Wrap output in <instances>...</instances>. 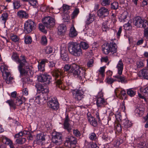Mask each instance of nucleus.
Returning a JSON list of instances; mask_svg holds the SVG:
<instances>
[{
    "mask_svg": "<svg viewBox=\"0 0 148 148\" xmlns=\"http://www.w3.org/2000/svg\"><path fill=\"white\" fill-rule=\"evenodd\" d=\"M36 87L38 92L40 93V95L34 97L33 99H31L29 101L34 102L37 103L42 105L47 102L48 106L52 109L55 110L56 109V99L54 98H49L48 93L49 90L48 88L43 86L41 84L37 85Z\"/></svg>",
    "mask_w": 148,
    "mask_h": 148,
    "instance_id": "obj_1",
    "label": "nucleus"
},
{
    "mask_svg": "<svg viewBox=\"0 0 148 148\" xmlns=\"http://www.w3.org/2000/svg\"><path fill=\"white\" fill-rule=\"evenodd\" d=\"M26 59L25 56L21 55L18 61V64H19L18 66V70L21 76L26 75H31L33 74V72L27 65L28 63Z\"/></svg>",
    "mask_w": 148,
    "mask_h": 148,
    "instance_id": "obj_2",
    "label": "nucleus"
},
{
    "mask_svg": "<svg viewBox=\"0 0 148 148\" xmlns=\"http://www.w3.org/2000/svg\"><path fill=\"white\" fill-rule=\"evenodd\" d=\"M68 47L69 52L73 56L79 57L82 55L81 47L77 43L70 42L68 44Z\"/></svg>",
    "mask_w": 148,
    "mask_h": 148,
    "instance_id": "obj_3",
    "label": "nucleus"
},
{
    "mask_svg": "<svg viewBox=\"0 0 148 148\" xmlns=\"http://www.w3.org/2000/svg\"><path fill=\"white\" fill-rule=\"evenodd\" d=\"M70 73H72L73 75L75 78L81 79L82 78L85 77V71L80 68L78 65L76 64L73 65V67L69 71Z\"/></svg>",
    "mask_w": 148,
    "mask_h": 148,
    "instance_id": "obj_4",
    "label": "nucleus"
},
{
    "mask_svg": "<svg viewBox=\"0 0 148 148\" xmlns=\"http://www.w3.org/2000/svg\"><path fill=\"white\" fill-rule=\"evenodd\" d=\"M102 51L106 54H108L110 52L112 54L116 53L117 47L113 42H110V44H105L102 46Z\"/></svg>",
    "mask_w": 148,
    "mask_h": 148,
    "instance_id": "obj_5",
    "label": "nucleus"
},
{
    "mask_svg": "<svg viewBox=\"0 0 148 148\" xmlns=\"http://www.w3.org/2000/svg\"><path fill=\"white\" fill-rule=\"evenodd\" d=\"M42 22L46 28L51 30L55 25L54 16L53 18L50 16L45 17L42 19Z\"/></svg>",
    "mask_w": 148,
    "mask_h": 148,
    "instance_id": "obj_6",
    "label": "nucleus"
},
{
    "mask_svg": "<svg viewBox=\"0 0 148 148\" xmlns=\"http://www.w3.org/2000/svg\"><path fill=\"white\" fill-rule=\"evenodd\" d=\"M134 25L139 28H147L148 27V22L146 20L142 19L141 17H135L134 21Z\"/></svg>",
    "mask_w": 148,
    "mask_h": 148,
    "instance_id": "obj_7",
    "label": "nucleus"
},
{
    "mask_svg": "<svg viewBox=\"0 0 148 148\" xmlns=\"http://www.w3.org/2000/svg\"><path fill=\"white\" fill-rule=\"evenodd\" d=\"M77 143V139L75 137L69 136L65 138L64 145L68 148H74L76 146Z\"/></svg>",
    "mask_w": 148,
    "mask_h": 148,
    "instance_id": "obj_8",
    "label": "nucleus"
},
{
    "mask_svg": "<svg viewBox=\"0 0 148 148\" xmlns=\"http://www.w3.org/2000/svg\"><path fill=\"white\" fill-rule=\"evenodd\" d=\"M36 26V24L34 21L31 20H28L24 24L25 32L26 33H30L34 29Z\"/></svg>",
    "mask_w": 148,
    "mask_h": 148,
    "instance_id": "obj_9",
    "label": "nucleus"
},
{
    "mask_svg": "<svg viewBox=\"0 0 148 148\" xmlns=\"http://www.w3.org/2000/svg\"><path fill=\"white\" fill-rule=\"evenodd\" d=\"M51 77L47 73L41 74L38 77V80L39 82H43L46 85L49 84L50 82Z\"/></svg>",
    "mask_w": 148,
    "mask_h": 148,
    "instance_id": "obj_10",
    "label": "nucleus"
},
{
    "mask_svg": "<svg viewBox=\"0 0 148 148\" xmlns=\"http://www.w3.org/2000/svg\"><path fill=\"white\" fill-rule=\"evenodd\" d=\"M72 93L73 97L77 100H81L84 97V92L80 90H73Z\"/></svg>",
    "mask_w": 148,
    "mask_h": 148,
    "instance_id": "obj_11",
    "label": "nucleus"
},
{
    "mask_svg": "<svg viewBox=\"0 0 148 148\" xmlns=\"http://www.w3.org/2000/svg\"><path fill=\"white\" fill-rule=\"evenodd\" d=\"M99 95L100 97H98L97 98L96 104L98 107H102L106 104V102L103 98L101 97L103 96L102 92H99Z\"/></svg>",
    "mask_w": 148,
    "mask_h": 148,
    "instance_id": "obj_12",
    "label": "nucleus"
},
{
    "mask_svg": "<svg viewBox=\"0 0 148 148\" xmlns=\"http://www.w3.org/2000/svg\"><path fill=\"white\" fill-rule=\"evenodd\" d=\"M117 78L116 80L114 79L113 78H108L106 79V81L107 83L109 84H112L114 82L117 80L119 82H121L123 83L124 81V77H123L120 76L119 75H116L114 76Z\"/></svg>",
    "mask_w": 148,
    "mask_h": 148,
    "instance_id": "obj_13",
    "label": "nucleus"
},
{
    "mask_svg": "<svg viewBox=\"0 0 148 148\" xmlns=\"http://www.w3.org/2000/svg\"><path fill=\"white\" fill-rule=\"evenodd\" d=\"M62 72L61 71L60 69L56 70V78L62 74ZM59 88L62 90H63V88L62 87V82L61 79H56V88Z\"/></svg>",
    "mask_w": 148,
    "mask_h": 148,
    "instance_id": "obj_14",
    "label": "nucleus"
},
{
    "mask_svg": "<svg viewBox=\"0 0 148 148\" xmlns=\"http://www.w3.org/2000/svg\"><path fill=\"white\" fill-rule=\"evenodd\" d=\"M98 15L100 16L105 17L107 16L109 14V11L108 9L104 7L101 8L98 11Z\"/></svg>",
    "mask_w": 148,
    "mask_h": 148,
    "instance_id": "obj_15",
    "label": "nucleus"
},
{
    "mask_svg": "<svg viewBox=\"0 0 148 148\" xmlns=\"http://www.w3.org/2000/svg\"><path fill=\"white\" fill-rule=\"evenodd\" d=\"M70 121V120L69 118L68 115H67L64 120V128L66 130L69 132H70L72 129V126L69 123Z\"/></svg>",
    "mask_w": 148,
    "mask_h": 148,
    "instance_id": "obj_16",
    "label": "nucleus"
},
{
    "mask_svg": "<svg viewBox=\"0 0 148 148\" xmlns=\"http://www.w3.org/2000/svg\"><path fill=\"white\" fill-rule=\"evenodd\" d=\"M48 62V60L47 59H43L41 60L40 62H38V70L41 72H43L45 71V64Z\"/></svg>",
    "mask_w": 148,
    "mask_h": 148,
    "instance_id": "obj_17",
    "label": "nucleus"
},
{
    "mask_svg": "<svg viewBox=\"0 0 148 148\" xmlns=\"http://www.w3.org/2000/svg\"><path fill=\"white\" fill-rule=\"evenodd\" d=\"M2 141L3 144L9 145L10 148H14L12 144V142L9 138L5 136H2L1 137Z\"/></svg>",
    "mask_w": 148,
    "mask_h": 148,
    "instance_id": "obj_18",
    "label": "nucleus"
},
{
    "mask_svg": "<svg viewBox=\"0 0 148 148\" xmlns=\"http://www.w3.org/2000/svg\"><path fill=\"white\" fill-rule=\"evenodd\" d=\"M138 75L140 77L148 79V70L147 69L141 70L139 72Z\"/></svg>",
    "mask_w": 148,
    "mask_h": 148,
    "instance_id": "obj_19",
    "label": "nucleus"
},
{
    "mask_svg": "<svg viewBox=\"0 0 148 148\" xmlns=\"http://www.w3.org/2000/svg\"><path fill=\"white\" fill-rule=\"evenodd\" d=\"M5 74L6 75V76L3 77L4 79H5V82L7 84H11L13 83V77H10V73L9 72L5 71Z\"/></svg>",
    "mask_w": 148,
    "mask_h": 148,
    "instance_id": "obj_20",
    "label": "nucleus"
},
{
    "mask_svg": "<svg viewBox=\"0 0 148 148\" xmlns=\"http://www.w3.org/2000/svg\"><path fill=\"white\" fill-rule=\"evenodd\" d=\"M25 101V98L23 96H19L15 98L14 101L15 103L16 106H20Z\"/></svg>",
    "mask_w": 148,
    "mask_h": 148,
    "instance_id": "obj_21",
    "label": "nucleus"
},
{
    "mask_svg": "<svg viewBox=\"0 0 148 148\" xmlns=\"http://www.w3.org/2000/svg\"><path fill=\"white\" fill-rule=\"evenodd\" d=\"M58 34L59 35H64L66 30V27L65 25L61 24L58 27Z\"/></svg>",
    "mask_w": 148,
    "mask_h": 148,
    "instance_id": "obj_22",
    "label": "nucleus"
},
{
    "mask_svg": "<svg viewBox=\"0 0 148 148\" xmlns=\"http://www.w3.org/2000/svg\"><path fill=\"white\" fill-rule=\"evenodd\" d=\"M61 57L64 61H67L69 60V58L65 49H62L61 50Z\"/></svg>",
    "mask_w": 148,
    "mask_h": 148,
    "instance_id": "obj_23",
    "label": "nucleus"
},
{
    "mask_svg": "<svg viewBox=\"0 0 148 148\" xmlns=\"http://www.w3.org/2000/svg\"><path fill=\"white\" fill-rule=\"evenodd\" d=\"M33 73L31 75H26L23 76H21L20 75L21 77L25 76L22 79V81L23 83L29 84L30 83L32 82V80L31 79L30 76H32Z\"/></svg>",
    "mask_w": 148,
    "mask_h": 148,
    "instance_id": "obj_24",
    "label": "nucleus"
},
{
    "mask_svg": "<svg viewBox=\"0 0 148 148\" xmlns=\"http://www.w3.org/2000/svg\"><path fill=\"white\" fill-rule=\"evenodd\" d=\"M17 15L20 18H27L28 14L26 11L21 10L17 12Z\"/></svg>",
    "mask_w": 148,
    "mask_h": 148,
    "instance_id": "obj_25",
    "label": "nucleus"
},
{
    "mask_svg": "<svg viewBox=\"0 0 148 148\" xmlns=\"http://www.w3.org/2000/svg\"><path fill=\"white\" fill-rule=\"evenodd\" d=\"M123 66V64L122 60L121 59L119 61L116 66V68L118 69V73L119 75L122 74Z\"/></svg>",
    "mask_w": 148,
    "mask_h": 148,
    "instance_id": "obj_26",
    "label": "nucleus"
},
{
    "mask_svg": "<svg viewBox=\"0 0 148 148\" xmlns=\"http://www.w3.org/2000/svg\"><path fill=\"white\" fill-rule=\"evenodd\" d=\"M88 119L90 124L94 127H96L97 125V123L95 118L92 116H89L88 114H87Z\"/></svg>",
    "mask_w": 148,
    "mask_h": 148,
    "instance_id": "obj_27",
    "label": "nucleus"
},
{
    "mask_svg": "<svg viewBox=\"0 0 148 148\" xmlns=\"http://www.w3.org/2000/svg\"><path fill=\"white\" fill-rule=\"evenodd\" d=\"M121 123L124 127L126 128L130 127L132 125L131 122L126 119L123 120L121 121Z\"/></svg>",
    "mask_w": 148,
    "mask_h": 148,
    "instance_id": "obj_28",
    "label": "nucleus"
},
{
    "mask_svg": "<svg viewBox=\"0 0 148 148\" xmlns=\"http://www.w3.org/2000/svg\"><path fill=\"white\" fill-rule=\"evenodd\" d=\"M62 135L59 132H56V145L61 144L62 142Z\"/></svg>",
    "mask_w": 148,
    "mask_h": 148,
    "instance_id": "obj_29",
    "label": "nucleus"
},
{
    "mask_svg": "<svg viewBox=\"0 0 148 148\" xmlns=\"http://www.w3.org/2000/svg\"><path fill=\"white\" fill-rule=\"evenodd\" d=\"M55 63L53 62H49V66L50 67H53L54 68L51 72V73L52 75L54 77V79L56 80V68L55 67Z\"/></svg>",
    "mask_w": 148,
    "mask_h": 148,
    "instance_id": "obj_30",
    "label": "nucleus"
},
{
    "mask_svg": "<svg viewBox=\"0 0 148 148\" xmlns=\"http://www.w3.org/2000/svg\"><path fill=\"white\" fill-rule=\"evenodd\" d=\"M77 35V33L74 26L72 27L70 29L69 36L71 37H74Z\"/></svg>",
    "mask_w": 148,
    "mask_h": 148,
    "instance_id": "obj_31",
    "label": "nucleus"
},
{
    "mask_svg": "<svg viewBox=\"0 0 148 148\" xmlns=\"http://www.w3.org/2000/svg\"><path fill=\"white\" fill-rule=\"evenodd\" d=\"M95 16L93 14H89L88 17L86 21V24L88 25L90 24L94 20Z\"/></svg>",
    "mask_w": 148,
    "mask_h": 148,
    "instance_id": "obj_32",
    "label": "nucleus"
},
{
    "mask_svg": "<svg viewBox=\"0 0 148 148\" xmlns=\"http://www.w3.org/2000/svg\"><path fill=\"white\" fill-rule=\"evenodd\" d=\"M6 102L9 104L10 108H12L14 110L16 109V105L14 101L9 100H7Z\"/></svg>",
    "mask_w": 148,
    "mask_h": 148,
    "instance_id": "obj_33",
    "label": "nucleus"
},
{
    "mask_svg": "<svg viewBox=\"0 0 148 148\" xmlns=\"http://www.w3.org/2000/svg\"><path fill=\"white\" fill-rule=\"evenodd\" d=\"M24 42L25 44H30L32 42V37L29 36L27 35L24 37Z\"/></svg>",
    "mask_w": 148,
    "mask_h": 148,
    "instance_id": "obj_34",
    "label": "nucleus"
},
{
    "mask_svg": "<svg viewBox=\"0 0 148 148\" xmlns=\"http://www.w3.org/2000/svg\"><path fill=\"white\" fill-rule=\"evenodd\" d=\"M45 26L44 24L42 23H39V29L41 32H43L45 34H46L47 33V30L45 29Z\"/></svg>",
    "mask_w": 148,
    "mask_h": 148,
    "instance_id": "obj_35",
    "label": "nucleus"
},
{
    "mask_svg": "<svg viewBox=\"0 0 148 148\" xmlns=\"http://www.w3.org/2000/svg\"><path fill=\"white\" fill-rule=\"evenodd\" d=\"M26 141V138H25L21 137L18 138H17L16 140V142L18 144L21 145L24 143Z\"/></svg>",
    "mask_w": 148,
    "mask_h": 148,
    "instance_id": "obj_36",
    "label": "nucleus"
},
{
    "mask_svg": "<svg viewBox=\"0 0 148 148\" xmlns=\"http://www.w3.org/2000/svg\"><path fill=\"white\" fill-rule=\"evenodd\" d=\"M127 93L130 96L133 97L136 94V91L132 88H130L127 90Z\"/></svg>",
    "mask_w": 148,
    "mask_h": 148,
    "instance_id": "obj_37",
    "label": "nucleus"
},
{
    "mask_svg": "<svg viewBox=\"0 0 148 148\" xmlns=\"http://www.w3.org/2000/svg\"><path fill=\"white\" fill-rule=\"evenodd\" d=\"M8 14L7 13H3L1 17V21L4 22V23H5L6 21L8 19Z\"/></svg>",
    "mask_w": 148,
    "mask_h": 148,
    "instance_id": "obj_38",
    "label": "nucleus"
},
{
    "mask_svg": "<svg viewBox=\"0 0 148 148\" xmlns=\"http://www.w3.org/2000/svg\"><path fill=\"white\" fill-rule=\"evenodd\" d=\"M140 91L143 95H145L146 96H148V86L144 88H140Z\"/></svg>",
    "mask_w": 148,
    "mask_h": 148,
    "instance_id": "obj_39",
    "label": "nucleus"
},
{
    "mask_svg": "<svg viewBox=\"0 0 148 148\" xmlns=\"http://www.w3.org/2000/svg\"><path fill=\"white\" fill-rule=\"evenodd\" d=\"M108 24H107V25ZM109 27H108V25H106V24L103 23L102 26V29L103 31L107 32V31L109 30L110 28H112V27L109 25Z\"/></svg>",
    "mask_w": 148,
    "mask_h": 148,
    "instance_id": "obj_40",
    "label": "nucleus"
},
{
    "mask_svg": "<svg viewBox=\"0 0 148 148\" xmlns=\"http://www.w3.org/2000/svg\"><path fill=\"white\" fill-rule=\"evenodd\" d=\"M70 8V7L67 5L64 4L63 6V11L64 14H68V11Z\"/></svg>",
    "mask_w": 148,
    "mask_h": 148,
    "instance_id": "obj_41",
    "label": "nucleus"
},
{
    "mask_svg": "<svg viewBox=\"0 0 148 148\" xmlns=\"http://www.w3.org/2000/svg\"><path fill=\"white\" fill-rule=\"evenodd\" d=\"M10 38L13 42H18L19 40V38L18 36L14 34H12L11 35Z\"/></svg>",
    "mask_w": 148,
    "mask_h": 148,
    "instance_id": "obj_42",
    "label": "nucleus"
},
{
    "mask_svg": "<svg viewBox=\"0 0 148 148\" xmlns=\"http://www.w3.org/2000/svg\"><path fill=\"white\" fill-rule=\"evenodd\" d=\"M79 12V10L78 8H75L71 16V18L74 19L77 16Z\"/></svg>",
    "mask_w": 148,
    "mask_h": 148,
    "instance_id": "obj_43",
    "label": "nucleus"
},
{
    "mask_svg": "<svg viewBox=\"0 0 148 148\" xmlns=\"http://www.w3.org/2000/svg\"><path fill=\"white\" fill-rule=\"evenodd\" d=\"M126 92L125 90H121L119 94V97L120 99H125L126 98Z\"/></svg>",
    "mask_w": 148,
    "mask_h": 148,
    "instance_id": "obj_44",
    "label": "nucleus"
},
{
    "mask_svg": "<svg viewBox=\"0 0 148 148\" xmlns=\"http://www.w3.org/2000/svg\"><path fill=\"white\" fill-rule=\"evenodd\" d=\"M115 128L118 132H120L122 131V128L121 125L117 123H116L114 124Z\"/></svg>",
    "mask_w": 148,
    "mask_h": 148,
    "instance_id": "obj_45",
    "label": "nucleus"
},
{
    "mask_svg": "<svg viewBox=\"0 0 148 148\" xmlns=\"http://www.w3.org/2000/svg\"><path fill=\"white\" fill-rule=\"evenodd\" d=\"M11 58L12 59L18 64V61L19 58L18 55L16 53H14L12 55Z\"/></svg>",
    "mask_w": 148,
    "mask_h": 148,
    "instance_id": "obj_46",
    "label": "nucleus"
},
{
    "mask_svg": "<svg viewBox=\"0 0 148 148\" xmlns=\"http://www.w3.org/2000/svg\"><path fill=\"white\" fill-rule=\"evenodd\" d=\"M53 49V48L50 46H48L46 47L45 51L46 54H49L52 52Z\"/></svg>",
    "mask_w": 148,
    "mask_h": 148,
    "instance_id": "obj_47",
    "label": "nucleus"
},
{
    "mask_svg": "<svg viewBox=\"0 0 148 148\" xmlns=\"http://www.w3.org/2000/svg\"><path fill=\"white\" fill-rule=\"evenodd\" d=\"M110 2V0H101V4L103 6H106L109 5Z\"/></svg>",
    "mask_w": 148,
    "mask_h": 148,
    "instance_id": "obj_48",
    "label": "nucleus"
},
{
    "mask_svg": "<svg viewBox=\"0 0 148 148\" xmlns=\"http://www.w3.org/2000/svg\"><path fill=\"white\" fill-rule=\"evenodd\" d=\"M13 4L14 8L15 9H18L21 6L20 1H14Z\"/></svg>",
    "mask_w": 148,
    "mask_h": 148,
    "instance_id": "obj_49",
    "label": "nucleus"
},
{
    "mask_svg": "<svg viewBox=\"0 0 148 148\" xmlns=\"http://www.w3.org/2000/svg\"><path fill=\"white\" fill-rule=\"evenodd\" d=\"M111 8L112 9L116 10L119 7V3L117 2H114L111 4Z\"/></svg>",
    "mask_w": 148,
    "mask_h": 148,
    "instance_id": "obj_50",
    "label": "nucleus"
},
{
    "mask_svg": "<svg viewBox=\"0 0 148 148\" xmlns=\"http://www.w3.org/2000/svg\"><path fill=\"white\" fill-rule=\"evenodd\" d=\"M44 9H45L44 11L49 12L50 13H53V11L54 10V9L53 8H50L49 6H45L44 7Z\"/></svg>",
    "mask_w": 148,
    "mask_h": 148,
    "instance_id": "obj_51",
    "label": "nucleus"
},
{
    "mask_svg": "<svg viewBox=\"0 0 148 148\" xmlns=\"http://www.w3.org/2000/svg\"><path fill=\"white\" fill-rule=\"evenodd\" d=\"M64 15L63 16V19L64 22H68L69 21L70 16L68 14H64Z\"/></svg>",
    "mask_w": 148,
    "mask_h": 148,
    "instance_id": "obj_52",
    "label": "nucleus"
},
{
    "mask_svg": "<svg viewBox=\"0 0 148 148\" xmlns=\"http://www.w3.org/2000/svg\"><path fill=\"white\" fill-rule=\"evenodd\" d=\"M105 71V67L104 66L101 67L99 70V74H100L102 77L104 76V73Z\"/></svg>",
    "mask_w": 148,
    "mask_h": 148,
    "instance_id": "obj_53",
    "label": "nucleus"
},
{
    "mask_svg": "<svg viewBox=\"0 0 148 148\" xmlns=\"http://www.w3.org/2000/svg\"><path fill=\"white\" fill-rule=\"evenodd\" d=\"M41 43L44 45H46L47 44V39L45 36H43L41 39Z\"/></svg>",
    "mask_w": 148,
    "mask_h": 148,
    "instance_id": "obj_54",
    "label": "nucleus"
},
{
    "mask_svg": "<svg viewBox=\"0 0 148 148\" xmlns=\"http://www.w3.org/2000/svg\"><path fill=\"white\" fill-rule=\"evenodd\" d=\"M73 67V65L71 66L69 64H66L64 67V71H68L70 73L69 71Z\"/></svg>",
    "mask_w": 148,
    "mask_h": 148,
    "instance_id": "obj_55",
    "label": "nucleus"
},
{
    "mask_svg": "<svg viewBox=\"0 0 148 148\" xmlns=\"http://www.w3.org/2000/svg\"><path fill=\"white\" fill-rule=\"evenodd\" d=\"M80 46L84 49H87L89 47L88 44L84 42H82L81 43Z\"/></svg>",
    "mask_w": 148,
    "mask_h": 148,
    "instance_id": "obj_56",
    "label": "nucleus"
},
{
    "mask_svg": "<svg viewBox=\"0 0 148 148\" xmlns=\"http://www.w3.org/2000/svg\"><path fill=\"white\" fill-rule=\"evenodd\" d=\"M73 134L77 137H79L81 136L80 132L77 130H73Z\"/></svg>",
    "mask_w": 148,
    "mask_h": 148,
    "instance_id": "obj_57",
    "label": "nucleus"
},
{
    "mask_svg": "<svg viewBox=\"0 0 148 148\" xmlns=\"http://www.w3.org/2000/svg\"><path fill=\"white\" fill-rule=\"evenodd\" d=\"M96 136L94 133H92L90 134L89 138L91 140H95L96 139Z\"/></svg>",
    "mask_w": 148,
    "mask_h": 148,
    "instance_id": "obj_58",
    "label": "nucleus"
},
{
    "mask_svg": "<svg viewBox=\"0 0 148 148\" xmlns=\"http://www.w3.org/2000/svg\"><path fill=\"white\" fill-rule=\"evenodd\" d=\"M22 131H21L18 133L16 134L14 136V138H18L22 137Z\"/></svg>",
    "mask_w": 148,
    "mask_h": 148,
    "instance_id": "obj_59",
    "label": "nucleus"
},
{
    "mask_svg": "<svg viewBox=\"0 0 148 148\" xmlns=\"http://www.w3.org/2000/svg\"><path fill=\"white\" fill-rule=\"evenodd\" d=\"M94 61L92 59L90 60L87 63V65L88 67H91L93 66Z\"/></svg>",
    "mask_w": 148,
    "mask_h": 148,
    "instance_id": "obj_60",
    "label": "nucleus"
},
{
    "mask_svg": "<svg viewBox=\"0 0 148 148\" xmlns=\"http://www.w3.org/2000/svg\"><path fill=\"white\" fill-rule=\"evenodd\" d=\"M144 36L146 38H148V27L147 28H144Z\"/></svg>",
    "mask_w": 148,
    "mask_h": 148,
    "instance_id": "obj_61",
    "label": "nucleus"
},
{
    "mask_svg": "<svg viewBox=\"0 0 148 148\" xmlns=\"http://www.w3.org/2000/svg\"><path fill=\"white\" fill-rule=\"evenodd\" d=\"M23 93L24 95H27L28 94V90L27 88H24L23 90Z\"/></svg>",
    "mask_w": 148,
    "mask_h": 148,
    "instance_id": "obj_62",
    "label": "nucleus"
},
{
    "mask_svg": "<svg viewBox=\"0 0 148 148\" xmlns=\"http://www.w3.org/2000/svg\"><path fill=\"white\" fill-rule=\"evenodd\" d=\"M137 66L138 68H139L142 67L143 66V63L141 61H139L137 62Z\"/></svg>",
    "mask_w": 148,
    "mask_h": 148,
    "instance_id": "obj_63",
    "label": "nucleus"
},
{
    "mask_svg": "<svg viewBox=\"0 0 148 148\" xmlns=\"http://www.w3.org/2000/svg\"><path fill=\"white\" fill-rule=\"evenodd\" d=\"M117 121L120 122L121 121V116L119 114H117L115 115Z\"/></svg>",
    "mask_w": 148,
    "mask_h": 148,
    "instance_id": "obj_64",
    "label": "nucleus"
}]
</instances>
